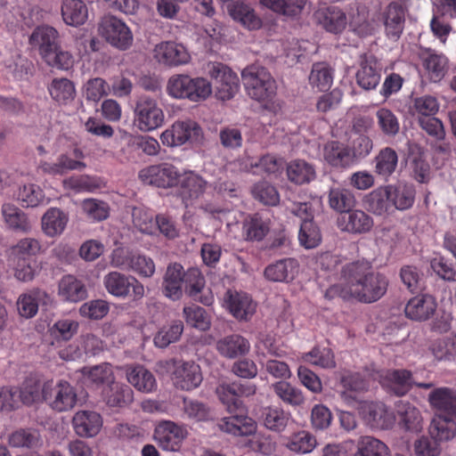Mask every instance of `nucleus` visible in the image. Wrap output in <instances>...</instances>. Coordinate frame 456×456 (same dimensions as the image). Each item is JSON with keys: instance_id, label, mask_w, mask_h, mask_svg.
Here are the masks:
<instances>
[{"instance_id": "nucleus-47", "label": "nucleus", "mask_w": 456, "mask_h": 456, "mask_svg": "<svg viewBox=\"0 0 456 456\" xmlns=\"http://www.w3.org/2000/svg\"><path fill=\"white\" fill-rule=\"evenodd\" d=\"M375 172L385 179H387L395 171L398 164V155L391 147L381 149L376 155Z\"/></svg>"}, {"instance_id": "nucleus-50", "label": "nucleus", "mask_w": 456, "mask_h": 456, "mask_svg": "<svg viewBox=\"0 0 456 456\" xmlns=\"http://www.w3.org/2000/svg\"><path fill=\"white\" fill-rule=\"evenodd\" d=\"M301 360L306 363L323 369L336 366L334 354L327 346H315L311 351L301 355Z\"/></svg>"}, {"instance_id": "nucleus-33", "label": "nucleus", "mask_w": 456, "mask_h": 456, "mask_svg": "<svg viewBox=\"0 0 456 456\" xmlns=\"http://www.w3.org/2000/svg\"><path fill=\"white\" fill-rule=\"evenodd\" d=\"M178 183L183 200L200 198L207 190L208 183L200 175L192 171H186L180 175Z\"/></svg>"}, {"instance_id": "nucleus-42", "label": "nucleus", "mask_w": 456, "mask_h": 456, "mask_svg": "<svg viewBox=\"0 0 456 456\" xmlns=\"http://www.w3.org/2000/svg\"><path fill=\"white\" fill-rule=\"evenodd\" d=\"M86 164L81 160L73 159L67 154H61L54 163L42 162L40 168L45 174L62 175L71 170H83Z\"/></svg>"}, {"instance_id": "nucleus-39", "label": "nucleus", "mask_w": 456, "mask_h": 456, "mask_svg": "<svg viewBox=\"0 0 456 456\" xmlns=\"http://www.w3.org/2000/svg\"><path fill=\"white\" fill-rule=\"evenodd\" d=\"M387 190L392 208L404 210L412 206L415 199V191L411 184L398 183L395 185H387Z\"/></svg>"}, {"instance_id": "nucleus-3", "label": "nucleus", "mask_w": 456, "mask_h": 456, "mask_svg": "<svg viewBox=\"0 0 456 456\" xmlns=\"http://www.w3.org/2000/svg\"><path fill=\"white\" fill-rule=\"evenodd\" d=\"M241 77L250 98L260 102H269L275 96L276 82L265 67L257 64L248 66L242 70Z\"/></svg>"}, {"instance_id": "nucleus-61", "label": "nucleus", "mask_w": 456, "mask_h": 456, "mask_svg": "<svg viewBox=\"0 0 456 456\" xmlns=\"http://www.w3.org/2000/svg\"><path fill=\"white\" fill-rule=\"evenodd\" d=\"M269 229V220L264 219L259 215L250 216L244 222L243 225L246 238L249 240H261L268 233Z\"/></svg>"}, {"instance_id": "nucleus-15", "label": "nucleus", "mask_w": 456, "mask_h": 456, "mask_svg": "<svg viewBox=\"0 0 456 456\" xmlns=\"http://www.w3.org/2000/svg\"><path fill=\"white\" fill-rule=\"evenodd\" d=\"M155 60L164 65L179 66L190 61L191 56L186 48L173 41L161 42L153 50Z\"/></svg>"}, {"instance_id": "nucleus-4", "label": "nucleus", "mask_w": 456, "mask_h": 456, "mask_svg": "<svg viewBox=\"0 0 456 456\" xmlns=\"http://www.w3.org/2000/svg\"><path fill=\"white\" fill-rule=\"evenodd\" d=\"M165 114L158 100L149 95H141L134 110V125L141 132H151L162 126Z\"/></svg>"}, {"instance_id": "nucleus-13", "label": "nucleus", "mask_w": 456, "mask_h": 456, "mask_svg": "<svg viewBox=\"0 0 456 456\" xmlns=\"http://www.w3.org/2000/svg\"><path fill=\"white\" fill-rule=\"evenodd\" d=\"M373 379H379L381 386L397 395H403L412 386V378L406 370H387L375 371Z\"/></svg>"}, {"instance_id": "nucleus-46", "label": "nucleus", "mask_w": 456, "mask_h": 456, "mask_svg": "<svg viewBox=\"0 0 456 456\" xmlns=\"http://www.w3.org/2000/svg\"><path fill=\"white\" fill-rule=\"evenodd\" d=\"M409 161L414 178L419 183H426L429 179L430 167L426 159L425 152L419 146L411 147Z\"/></svg>"}, {"instance_id": "nucleus-59", "label": "nucleus", "mask_w": 456, "mask_h": 456, "mask_svg": "<svg viewBox=\"0 0 456 456\" xmlns=\"http://www.w3.org/2000/svg\"><path fill=\"white\" fill-rule=\"evenodd\" d=\"M186 323L195 329L205 331L211 326V319L205 309L199 305L184 306L183 310Z\"/></svg>"}, {"instance_id": "nucleus-18", "label": "nucleus", "mask_w": 456, "mask_h": 456, "mask_svg": "<svg viewBox=\"0 0 456 456\" xmlns=\"http://www.w3.org/2000/svg\"><path fill=\"white\" fill-rule=\"evenodd\" d=\"M397 423L401 429L410 433H419L423 429L420 411L408 401L400 400L395 404Z\"/></svg>"}, {"instance_id": "nucleus-2", "label": "nucleus", "mask_w": 456, "mask_h": 456, "mask_svg": "<svg viewBox=\"0 0 456 456\" xmlns=\"http://www.w3.org/2000/svg\"><path fill=\"white\" fill-rule=\"evenodd\" d=\"M216 395L219 400L227 408L231 416L223 418L218 427L222 431L234 436H251L248 445L251 450L265 453L263 437L255 434L256 430V422L246 415L245 408L235 393L233 384H221L216 387Z\"/></svg>"}, {"instance_id": "nucleus-9", "label": "nucleus", "mask_w": 456, "mask_h": 456, "mask_svg": "<svg viewBox=\"0 0 456 456\" xmlns=\"http://www.w3.org/2000/svg\"><path fill=\"white\" fill-rule=\"evenodd\" d=\"M103 282L107 291L117 297H126L131 290L134 300L141 299L144 296L143 285L131 275L111 272L104 277Z\"/></svg>"}, {"instance_id": "nucleus-44", "label": "nucleus", "mask_w": 456, "mask_h": 456, "mask_svg": "<svg viewBox=\"0 0 456 456\" xmlns=\"http://www.w3.org/2000/svg\"><path fill=\"white\" fill-rule=\"evenodd\" d=\"M107 404L110 407H124L134 400V392L126 385L111 382L104 392Z\"/></svg>"}, {"instance_id": "nucleus-63", "label": "nucleus", "mask_w": 456, "mask_h": 456, "mask_svg": "<svg viewBox=\"0 0 456 456\" xmlns=\"http://www.w3.org/2000/svg\"><path fill=\"white\" fill-rule=\"evenodd\" d=\"M42 60L49 67L61 70H69L75 62L73 55L69 51L62 49L60 44Z\"/></svg>"}, {"instance_id": "nucleus-16", "label": "nucleus", "mask_w": 456, "mask_h": 456, "mask_svg": "<svg viewBox=\"0 0 456 456\" xmlns=\"http://www.w3.org/2000/svg\"><path fill=\"white\" fill-rule=\"evenodd\" d=\"M172 380L175 387L190 391L198 387L202 381L200 368L194 362H173Z\"/></svg>"}, {"instance_id": "nucleus-10", "label": "nucleus", "mask_w": 456, "mask_h": 456, "mask_svg": "<svg viewBox=\"0 0 456 456\" xmlns=\"http://www.w3.org/2000/svg\"><path fill=\"white\" fill-rule=\"evenodd\" d=\"M183 426L171 420H162L154 429V440L165 451L176 452L187 436Z\"/></svg>"}, {"instance_id": "nucleus-19", "label": "nucleus", "mask_w": 456, "mask_h": 456, "mask_svg": "<svg viewBox=\"0 0 456 456\" xmlns=\"http://www.w3.org/2000/svg\"><path fill=\"white\" fill-rule=\"evenodd\" d=\"M52 303V297L47 292L37 289L20 295L16 305L20 316L30 319L37 314L39 305H50Z\"/></svg>"}, {"instance_id": "nucleus-53", "label": "nucleus", "mask_w": 456, "mask_h": 456, "mask_svg": "<svg viewBox=\"0 0 456 456\" xmlns=\"http://www.w3.org/2000/svg\"><path fill=\"white\" fill-rule=\"evenodd\" d=\"M355 202V197L349 189L337 187L329 192L330 207L341 214L354 208Z\"/></svg>"}, {"instance_id": "nucleus-29", "label": "nucleus", "mask_w": 456, "mask_h": 456, "mask_svg": "<svg viewBox=\"0 0 456 456\" xmlns=\"http://www.w3.org/2000/svg\"><path fill=\"white\" fill-rule=\"evenodd\" d=\"M69 215L58 208H50L41 218V227L44 233L50 237H57L63 233Z\"/></svg>"}, {"instance_id": "nucleus-24", "label": "nucleus", "mask_w": 456, "mask_h": 456, "mask_svg": "<svg viewBox=\"0 0 456 456\" xmlns=\"http://www.w3.org/2000/svg\"><path fill=\"white\" fill-rule=\"evenodd\" d=\"M29 44L43 58L60 44L59 32L50 26L37 27L29 37Z\"/></svg>"}, {"instance_id": "nucleus-1", "label": "nucleus", "mask_w": 456, "mask_h": 456, "mask_svg": "<svg viewBox=\"0 0 456 456\" xmlns=\"http://www.w3.org/2000/svg\"><path fill=\"white\" fill-rule=\"evenodd\" d=\"M387 278L376 273L367 260H358L346 264L342 268L338 283L330 286L325 297L332 299L341 297L345 299L355 298L360 302L372 303L383 297L387 289Z\"/></svg>"}, {"instance_id": "nucleus-26", "label": "nucleus", "mask_w": 456, "mask_h": 456, "mask_svg": "<svg viewBox=\"0 0 456 456\" xmlns=\"http://www.w3.org/2000/svg\"><path fill=\"white\" fill-rule=\"evenodd\" d=\"M343 390L339 396L348 406H354L358 403L357 394L367 391L370 382L360 373H354L343 376L341 379Z\"/></svg>"}, {"instance_id": "nucleus-60", "label": "nucleus", "mask_w": 456, "mask_h": 456, "mask_svg": "<svg viewBox=\"0 0 456 456\" xmlns=\"http://www.w3.org/2000/svg\"><path fill=\"white\" fill-rule=\"evenodd\" d=\"M430 350L438 361H451L456 356V336L451 335L435 340Z\"/></svg>"}, {"instance_id": "nucleus-11", "label": "nucleus", "mask_w": 456, "mask_h": 456, "mask_svg": "<svg viewBox=\"0 0 456 456\" xmlns=\"http://www.w3.org/2000/svg\"><path fill=\"white\" fill-rule=\"evenodd\" d=\"M359 413L372 428L388 429L395 422L394 413L381 402H361Z\"/></svg>"}, {"instance_id": "nucleus-12", "label": "nucleus", "mask_w": 456, "mask_h": 456, "mask_svg": "<svg viewBox=\"0 0 456 456\" xmlns=\"http://www.w3.org/2000/svg\"><path fill=\"white\" fill-rule=\"evenodd\" d=\"M180 175L176 167L165 163L142 169L139 178L143 183L167 188L178 184Z\"/></svg>"}, {"instance_id": "nucleus-55", "label": "nucleus", "mask_w": 456, "mask_h": 456, "mask_svg": "<svg viewBox=\"0 0 456 456\" xmlns=\"http://www.w3.org/2000/svg\"><path fill=\"white\" fill-rule=\"evenodd\" d=\"M447 58L444 54L428 52L423 59L424 67L430 80L440 81L445 75L447 69Z\"/></svg>"}, {"instance_id": "nucleus-45", "label": "nucleus", "mask_w": 456, "mask_h": 456, "mask_svg": "<svg viewBox=\"0 0 456 456\" xmlns=\"http://www.w3.org/2000/svg\"><path fill=\"white\" fill-rule=\"evenodd\" d=\"M287 175L290 182L296 184H304L310 183L316 176L315 168L310 163L296 159L287 166Z\"/></svg>"}, {"instance_id": "nucleus-56", "label": "nucleus", "mask_w": 456, "mask_h": 456, "mask_svg": "<svg viewBox=\"0 0 456 456\" xmlns=\"http://www.w3.org/2000/svg\"><path fill=\"white\" fill-rule=\"evenodd\" d=\"M192 77L185 74L172 76L167 84V94L175 99L190 100Z\"/></svg>"}, {"instance_id": "nucleus-17", "label": "nucleus", "mask_w": 456, "mask_h": 456, "mask_svg": "<svg viewBox=\"0 0 456 456\" xmlns=\"http://www.w3.org/2000/svg\"><path fill=\"white\" fill-rule=\"evenodd\" d=\"M337 223L342 232L351 234L369 232L374 224L372 217L360 209L346 211L340 215Z\"/></svg>"}, {"instance_id": "nucleus-40", "label": "nucleus", "mask_w": 456, "mask_h": 456, "mask_svg": "<svg viewBox=\"0 0 456 456\" xmlns=\"http://www.w3.org/2000/svg\"><path fill=\"white\" fill-rule=\"evenodd\" d=\"M230 15L248 29H257L261 27V20L254 9L248 4L235 2L227 6Z\"/></svg>"}, {"instance_id": "nucleus-38", "label": "nucleus", "mask_w": 456, "mask_h": 456, "mask_svg": "<svg viewBox=\"0 0 456 456\" xmlns=\"http://www.w3.org/2000/svg\"><path fill=\"white\" fill-rule=\"evenodd\" d=\"M58 295L65 301L78 302L87 296L85 285L72 275L62 277L59 282Z\"/></svg>"}, {"instance_id": "nucleus-36", "label": "nucleus", "mask_w": 456, "mask_h": 456, "mask_svg": "<svg viewBox=\"0 0 456 456\" xmlns=\"http://www.w3.org/2000/svg\"><path fill=\"white\" fill-rule=\"evenodd\" d=\"M126 379L140 392L151 393L157 388V381L154 375L141 365L128 367L126 370Z\"/></svg>"}, {"instance_id": "nucleus-30", "label": "nucleus", "mask_w": 456, "mask_h": 456, "mask_svg": "<svg viewBox=\"0 0 456 456\" xmlns=\"http://www.w3.org/2000/svg\"><path fill=\"white\" fill-rule=\"evenodd\" d=\"M405 12L403 6L391 3L383 12V23L389 38L397 39L403 30Z\"/></svg>"}, {"instance_id": "nucleus-35", "label": "nucleus", "mask_w": 456, "mask_h": 456, "mask_svg": "<svg viewBox=\"0 0 456 456\" xmlns=\"http://www.w3.org/2000/svg\"><path fill=\"white\" fill-rule=\"evenodd\" d=\"M455 417L435 414L428 428L429 436L440 444L450 441L456 435Z\"/></svg>"}, {"instance_id": "nucleus-51", "label": "nucleus", "mask_w": 456, "mask_h": 456, "mask_svg": "<svg viewBox=\"0 0 456 456\" xmlns=\"http://www.w3.org/2000/svg\"><path fill=\"white\" fill-rule=\"evenodd\" d=\"M272 388L275 395L287 404L291 406H299L305 402V397L301 389L289 382H275L272 385Z\"/></svg>"}, {"instance_id": "nucleus-52", "label": "nucleus", "mask_w": 456, "mask_h": 456, "mask_svg": "<svg viewBox=\"0 0 456 456\" xmlns=\"http://www.w3.org/2000/svg\"><path fill=\"white\" fill-rule=\"evenodd\" d=\"M52 98L61 104H68L76 95L74 84L68 78H54L49 86Z\"/></svg>"}, {"instance_id": "nucleus-14", "label": "nucleus", "mask_w": 456, "mask_h": 456, "mask_svg": "<svg viewBox=\"0 0 456 456\" xmlns=\"http://www.w3.org/2000/svg\"><path fill=\"white\" fill-rule=\"evenodd\" d=\"M223 305L239 321L249 320L256 312V303L246 293L228 290L224 294Z\"/></svg>"}, {"instance_id": "nucleus-8", "label": "nucleus", "mask_w": 456, "mask_h": 456, "mask_svg": "<svg viewBox=\"0 0 456 456\" xmlns=\"http://www.w3.org/2000/svg\"><path fill=\"white\" fill-rule=\"evenodd\" d=\"M208 73L215 80L216 96L222 101L232 99L240 89V79L235 72L220 62L208 64Z\"/></svg>"}, {"instance_id": "nucleus-27", "label": "nucleus", "mask_w": 456, "mask_h": 456, "mask_svg": "<svg viewBox=\"0 0 456 456\" xmlns=\"http://www.w3.org/2000/svg\"><path fill=\"white\" fill-rule=\"evenodd\" d=\"M314 18L323 28L334 34L343 31L346 25V14L337 6L319 8L314 12Z\"/></svg>"}, {"instance_id": "nucleus-48", "label": "nucleus", "mask_w": 456, "mask_h": 456, "mask_svg": "<svg viewBox=\"0 0 456 456\" xmlns=\"http://www.w3.org/2000/svg\"><path fill=\"white\" fill-rule=\"evenodd\" d=\"M367 208L375 215L382 216L392 208L387 186L379 187L365 198Z\"/></svg>"}, {"instance_id": "nucleus-31", "label": "nucleus", "mask_w": 456, "mask_h": 456, "mask_svg": "<svg viewBox=\"0 0 456 456\" xmlns=\"http://www.w3.org/2000/svg\"><path fill=\"white\" fill-rule=\"evenodd\" d=\"M298 269L297 261L294 258H285L269 265L265 269L267 280L275 282H289L292 281Z\"/></svg>"}, {"instance_id": "nucleus-20", "label": "nucleus", "mask_w": 456, "mask_h": 456, "mask_svg": "<svg viewBox=\"0 0 456 456\" xmlns=\"http://www.w3.org/2000/svg\"><path fill=\"white\" fill-rule=\"evenodd\" d=\"M102 425V416L94 411H78L72 418L74 431L80 437L89 438L97 436Z\"/></svg>"}, {"instance_id": "nucleus-25", "label": "nucleus", "mask_w": 456, "mask_h": 456, "mask_svg": "<svg viewBox=\"0 0 456 456\" xmlns=\"http://www.w3.org/2000/svg\"><path fill=\"white\" fill-rule=\"evenodd\" d=\"M184 275L185 272L180 264L173 263L167 267L162 284L163 293L167 297L174 301L182 297Z\"/></svg>"}, {"instance_id": "nucleus-64", "label": "nucleus", "mask_w": 456, "mask_h": 456, "mask_svg": "<svg viewBox=\"0 0 456 456\" xmlns=\"http://www.w3.org/2000/svg\"><path fill=\"white\" fill-rule=\"evenodd\" d=\"M377 124L379 130L387 136H395L400 129V123L395 113L387 108L376 111Z\"/></svg>"}, {"instance_id": "nucleus-7", "label": "nucleus", "mask_w": 456, "mask_h": 456, "mask_svg": "<svg viewBox=\"0 0 456 456\" xmlns=\"http://www.w3.org/2000/svg\"><path fill=\"white\" fill-rule=\"evenodd\" d=\"M98 32L110 45L119 50H126L133 44L134 37L130 28L116 16H103L99 22Z\"/></svg>"}, {"instance_id": "nucleus-34", "label": "nucleus", "mask_w": 456, "mask_h": 456, "mask_svg": "<svg viewBox=\"0 0 456 456\" xmlns=\"http://www.w3.org/2000/svg\"><path fill=\"white\" fill-rule=\"evenodd\" d=\"M323 159L334 167H347L353 163L351 150L338 142H330L323 149Z\"/></svg>"}, {"instance_id": "nucleus-5", "label": "nucleus", "mask_w": 456, "mask_h": 456, "mask_svg": "<svg viewBox=\"0 0 456 456\" xmlns=\"http://www.w3.org/2000/svg\"><path fill=\"white\" fill-rule=\"evenodd\" d=\"M42 398L54 411L62 412L71 410L77 403L75 388L66 380H48L43 384Z\"/></svg>"}, {"instance_id": "nucleus-23", "label": "nucleus", "mask_w": 456, "mask_h": 456, "mask_svg": "<svg viewBox=\"0 0 456 456\" xmlns=\"http://www.w3.org/2000/svg\"><path fill=\"white\" fill-rule=\"evenodd\" d=\"M428 402L435 414L456 418V391L449 387H438L428 395Z\"/></svg>"}, {"instance_id": "nucleus-32", "label": "nucleus", "mask_w": 456, "mask_h": 456, "mask_svg": "<svg viewBox=\"0 0 456 456\" xmlns=\"http://www.w3.org/2000/svg\"><path fill=\"white\" fill-rule=\"evenodd\" d=\"M216 349L224 357L232 359L248 354L250 344L244 337L232 334L219 339Z\"/></svg>"}, {"instance_id": "nucleus-41", "label": "nucleus", "mask_w": 456, "mask_h": 456, "mask_svg": "<svg viewBox=\"0 0 456 456\" xmlns=\"http://www.w3.org/2000/svg\"><path fill=\"white\" fill-rule=\"evenodd\" d=\"M2 216L9 229L21 232H28L31 229L27 215L12 204L3 205Z\"/></svg>"}, {"instance_id": "nucleus-6", "label": "nucleus", "mask_w": 456, "mask_h": 456, "mask_svg": "<svg viewBox=\"0 0 456 456\" xmlns=\"http://www.w3.org/2000/svg\"><path fill=\"white\" fill-rule=\"evenodd\" d=\"M202 140V129L192 120L176 121L160 134L163 145L172 148L186 143L200 144Z\"/></svg>"}, {"instance_id": "nucleus-37", "label": "nucleus", "mask_w": 456, "mask_h": 456, "mask_svg": "<svg viewBox=\"0 0 456 456\" xmlns=\"http://www.w3.org/2000/svg\"><path fill=\"white\" fill-rule=\"evenodd\" d=\"M61 16L67 25L77 27L87 20L88 9L82 0H63Z\"/></svg>"}, {"instance_id": "nucleus-54", "label": "nucleus", "mask_w": 456, "mask_h": 456, "mask_svg": "<svg viewBox=\"0 0 456 456\" xmlns=\"http://www.w3.org/2000/svg\"><path fill=\"white\" fill-rule=\"evenodd\" d=\"M260 3L276 13L294 17L301 13L306 0H260Z\"/></svg>"}, {"instance_id": "nucleus-28", "label": "nucleus", "mask_w": 456, "mask_h": 456, "mask_svg": "<svg viewBox=\"0 0 456 456\" xmlns=\"http://www.w3.org/2000/svg\"><path fill=\"white\" fill-rule=\"evenodd\" d=\"M436 309V302L430 295L417 296L410 299L404 312L413 321L428 320Z\"/></svg>"}, {"instance_id": "nucleus-43", "label": "nucleus", "mask_w": 456, "mask_h": 456, "mask_svg": "<svg viewBox=\"0 0 456 456\" xmlns=\"http://www.w3.org/2000/svg\"><path fill=\"white\" fill-rule=\"evenodd\" d=\"M353 456H390L388 446L371 436H362L356 442V452Z\"/></svg>"}, {"instance_id": "nucleus-21", "label": "nucleus", "mask_w": 456, "mask_h": 456, "mask_svg": "<svg viewBox=\"0 0 456 456\" xmlns=\"http://www.w3.org/2000/svg\"><path fill=\"white\" fill-rule=\"evenodd\" d=\"M184 284L186 293L194 300L205 305L214 303V295L210 289H205V279L197 268H191L185 272Z\"/></svg>"}, {"instance_id": "nucleus-58", "label": "nucleus", "mask_w": 456, "mask_h": 456, "mask_svg": "<svg viewBox=\"0 0 456 456\" xmlns=\"http://www.w3.org/2000/svg\"><path fill=\"white\" fill-rule=\"evenodd\" d=\"M79 323L77 321L62 318L57 320L50 328V336L55 341H68L71 339L78 331Z\"/></svg>"}, {"instance_id": "nucleus-57", "label": "nucleus", "mask_w": 456, "mask_h": 456, "mask_svg": "<svg viewBox=\"0 0 456 456\" xmlns=\"http://www.w3.org/2000/svg\"><path fill=\"white\" fill-rule=\"evenodd\" d=\"M309 82L312 87L318 91L329 90L333 82L331 69L323 62L314 64L309 75Z\"/></svg>"}, {"instance_id": "nucleus-22", "label": "nucleus", "mask_w": 456, "mask_h": 456, "mask_svg": "<svg viewBox=\"0 0 456 456\" xmlns=\"http://www.w3.org/2000/svg\"><path fill=\"white\" fill-rule=\"evenodd\" d=\"M381 68L371 55H362L356 72V82L364 90L376 88L381 78Z\"/></svg>"}, {"instance_id": "nucleus-62", "label": "nucleus", "mask_w": 456, "mask_h": 456, "mask_svg": "<svg viewBox=\"0 0 456 456\" xmlns=\"http://www.w3.org/2000/svg\"><path fill=\"white\" fill-rule=\"evenodd\" d=\"M183 331V325L181 321H175L168 326L162 327L155 335L153 342L157 347L165 348L172 343L176 342Z\"/></svg>"}, {"instance_id": "nucleus-49", "label": "nucleus", "mask_w": 456, "mask_h": 456, "mask_svg": "<svg viewBox=\"0 0 456 456\" xmlns=\"http://www.w3.org/2000/svg\"><path fill=\"white\" fill-rule=\"evenodd\" d=\"M282 159L280 158H277L273 155H265L263 156L258 162H250L249 165L245 164L242 165L240 161L234 162L232 164H230L228 167L232 168V166H240V169L241 171L249 172L253 168H256V171H253L254 173H259V171H263L266 174H276L278 173L281 167H282Z\"/></svg>"}]
</instances>
